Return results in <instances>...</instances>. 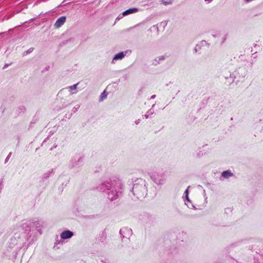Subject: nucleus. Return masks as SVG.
<instances>
[{
  "instance_id": "f257e3e1",
  "label": "nucleus",
  "mask_w": 263,
  "mask_h": 263,
  "mask_svg": "<svg viewBox=\"0 0 263 263\" xmlns=\"http://www.w3.org/2000/svg\"><path fill=\"white\" fill-rule=\"evenodd\" d=\"M97 189L103 193L110 201H113L117 199L122 193L123 183L120 179L115 178L100 183Z\"/></svg>"
},
{
  "instance_id": "f03ea898",
  "label": "nucleus",
  "mask_w": 263,
  "mask_h": 263,
  "mask_svg": "<svg viewBox=\"0 0 263 263\" xmlns=\"http://www.w3.org/2000/svg\"><path fill=\"white\" fill-rule=\"evenodd\" d=\"M133 182H135L132 190L133 195L137 199L144 198L147 191L146 181L142 178H137Z\"/></svg>"
},
{
  "instance_id": "7ed1b4c3",
  "label": "nucleus",
  "mask_w": 263,
  "mask_h": 263,
  "mask_svg": "<svg viewBox=\"0 0 263 263\" xmlns=\"http://www.w3.org/2000/svg\"><path fill=\"white\" fill-rule=\"evenodd\" d=\"M149 174L151 179L157 184H163L166 180L165 172L161 168L154 167Z\"/></svg>"
},
{
  "instance_id": "20e7f679",
  "label": "nucleus",
  "mask_w": 263,
  "mask_h": 263,
  "mask_svg": "<svg viewBox=\"0 0 263 263\" xmlns=\"http://www.w3.org/2000/svg\"><path fill=\"white\" fill-rule=\"evenodd\" d=\"M39 222L37 221L31 222L30 221H25L21 224L20 228H21L26 232L28 231V234H29L31 232H32V233L35 234L36 233L37 231H39L37 228L39 227Z\"/></svg>"
},
{
  "instance_id": "39448f33",
  "label": "nucleus",
  "mask_w": 263,
  "mask_h": 263,
  "mask_svg": "<svg viewBox=\"0 0 263 263\" xmlns=\"http://www.w3.org/2000/svg\"><path fill=\"white\" fill-rule=\"evenodd\" d=\"M243 70V68H239L238 70L235 71L232 73H230L229 76H228L227 74H224V78L226 80V82L229 84H231L233 83L235 80L238 78H243L245 76V72L243 74H241V75H240V72H241Z\"/></svg>"
},
{
  "instance_id": "423d86ee",
  "label": "nucleus",
  "mask_w": 263,
  "mask_h": 263,
  "mask_svg": "<svg viewBox=\"0 0 263 263\" xmlns=\"http://www.w3.org/2000/svg\"><path fill=\"white\" fill-rule=\"evenodd\" d=\"M83 160V158L79 155H76L73 157L70 161L69 164V167L73 168L77 167Z\"/></svg>"
},
{
  "instance_id": "0eeeda50",
  "label": "nucleus",
  "mask_w": 263,
  "mask_h": 263,
  "mask_svg": "<svg viewBox=\"0 0 263 263\" xmlns=\"http://www.w3.org/2000/svg\"><path fill=\"white\" fill-rule=\"evenodd\" d=\"M120 234L122 238H129L132 234V231L130 228L124 227L120 230Z\"/></svg>"
},
{
  "instance_id": "6e6552de",
  "label": "nucleus",
  "mask_w": 263,
  "mask_h": 263,
  "mask_svg": "<svg viewBox=\"0 0 263 263\" xmlns=\"http://www.w3.org/2000/svg\"><path fill=\"white\" fill-rule=\"evenodd\" d=\"M130 53L131 51L128 50L120 52L119 53L115 55L111 61V63L114 64L115 61L122 60L127 54H130Z\"/></svg>"
},
{
  "instance_id": "1a4fd4ad",
  "label": "nucleus",
  "mask_w": 263,
  "mask_h": 263,
  "mask_svg": "<svg viewBox=\"0 0 263 263\" xmlns=\"http://www.w3.org/2000/svg\"><path fill=\"white\" fill-rule=\"evenodd\" d=\"M73 236V233L70 230H64L60 235V237L63 239H67L71 238Z\"/></svg>"
},
{
  "instance_id": "9d476101",
  "label": "nucleus",
  "mask_w": 263,
  "mask_h": 263,
  "mask_svg": "<svg viewBox=\"0 0 263 263\" xmlns=\"http://www.w3.org/2000/svg\"><path fill=\"white\" fill-rule=\"evenodd\" d=\"M65 21H66V17L65 16H62L59 17V18H58V20L56 21V22L54 24L55 27L57 28H60L64 24Z\"/></svg>"
},
{
  "instance_id": "9b49d317",
  "label": "nucleus",
  "mask_w": 263,
  "mask_h": 263,
  "mask_svg": "<svg viewBox=\"0 0 263 263\" xmlns=\"http://www.w3.org/2000/svg\"><path fill=\"white\" fill-rule=\"evenodd\" d=\"M139 11V9L137 8H129L122 12V15H128L130 14L135 13Z\"/></svg>"
},
{
  "instance_id": "f8f14e48",
  "label": "nucleus",
  "mask_w": 263,
  "mask_h": 263,
  "mask_svg": "<svg viewBox=\"0 0 263 263\" xmlns=\"http://www.w3.org/2000/svg\"><path fill=\"white\" fill-rule=\"evenodd\" d=\"M54 173L53 169H52L50 171H48L47 172L44 173L42 176V179L43 181L47 179L51 175H53Z\"/></svg>"
},
{
  "instance_id": "ddd939ff",
  "label": "nucleus",
  "mask_w": 263,
  "mask_h": 263,
  "mask_svg": "<svg viewBox=\"0 0 263 263\" xmlns=\"http://www.w3.org/2000/svg\"><path fill=\"white\" fill-rule=\"evenodd\" d=\"M233 176V174L230 171H223L221 174V176L224 178H229Z\"/></svg>"
},
{
  "instance_id": "4468645a",
  "label": "nucleus",
  "mask_w": 263,
  "mask_h": 263,
  "mask_svg": "<svg viewBox=\"0 0 263 263\" xmlns=\"http://www.w3.org/2000/svg\"><path fill=\"white\" fill-rule=\"evenodd\" d=\"M155 104H153L152 106V108L148 110V111L146 112V114L144 115V117L146 119L148 118L150 115H152L154 113V111L153 109V108L155 106Z\"/></svg>"
},
{
  "instance_id": "2eb2a0df",
  "label": "nucleus",
  "mask_w": 263,
  "mask_h": 263,
  "mask_svg": "<svg viewBox=\"0 0 263 263\" xmlns=\"http://www.w3.org/2000/svg\"><path fill=\"white\" fill-rule=\"evenodd\" d=\"M161 3L166 6L171 4L173 3V0H161Z\"/></svg>"
},
{
  "instance_id": "dca6fc26",
  "label": "nucleus",
  "mask_w": 263,
  "mask_h": 263,
  "mask_svg": "<svg viewBox=\"0 0 263 263\" xmlns=\"http://www.w3.org/2000/svg\"><path fill=\"white\" fill-rule=\"evenodd\" d=\"M25 110H26V107L22 105L19 107L18 109H17V112L19 111L20 113L24 112L25 111Z\"/></svg>"
},
{
  "instance_id": "f3484780",
  "label": "nucleus",
  "mask_w": 263,
  "mask_h": 263,
  "mask_svg": "<svg viewBox=\"0 0 263 263\" xmlns=\"http://www.w3.org/2000/svg\"><path fill=\"white\" fill-rule=\"evenodd\" d=\"M201 48V45L200 44H197L194 48V51L195 52H197L198 51L200 50Z\"/></svg>"
},
{
  "instance_id": "a211bd4d",
  "label": "nucleus",
  "mask_w": 263,
  "mask_h": 263,
  "mask_svg": "<svg viewBox=\"0 0 263 263\" xmlns=\"http://www.w3.org/2000/svg\"><path fill=\"white\" fill-rule=\"evenodd\" d=\"M107 96V94L106 93L105 91H104L100 96V100H103L104 98H106Z\"/></svg>"
},
{
  "instance_id": "6ab92c4d",
  "label": "nucleus",
  "mask_w": 263,
  "mask_h": 263,
  "mask_svg": "<svg viewBox=\"0 0 263 263\" xmlns=\"http://www.w3.org/2000/svg\"><path fill=\"white\" fill-rule=\"evenodd\" d=\"M78 85V83H77L73 85H71L68 87V89L70 90L76 89Z\"/></svg>"
},
{
  "instance_id": "aec40b11",
  "label": "nucleus",
  "mask_w": 263,
  "mask_h": 263,
  "mask_svg": "<svg viewBox=\"0 0 263 263\" xmlns=\"http://www.w3.org/2000/svg\"><path fill=\"white\" fill-rule=\"evenodd\" d=\"M80 105H76L74 107H73L72 109V111L73 113H75L80 108Z\"/></svg>"
},
{
  "instance_id": "412c9836",
  "label": "nucleus",
  "mask_w": 263,
  "mask_h": 263,
  "mask_svg": "<svg viewBox=\"0 0 263 263\" xmlns=\"http://www.w3.org/2000/svg\"><path fill=\"white\" fill-rule=\"evenodd\" d=\"M189 187H188L187 188H189ZM184 193L185 194V197H186V200L188 201H190L189 198V196H188V194H189V191H188V189H186V190L184 192Z\"/></svg>"
},
{
  "instance_id": "4be33fe9",
  "label": "nucleus",
  "mask_w": 263,
  "mask_h": 263,
  "mask_svg": "<svg viewBox=\"0 0 263 263\" xmlns=\"http://www.w3.org/2000/svg\"><path fill=\"white\" fill-rule=\"evenodd\" d=\"M11 154L12 153L10 152L9 153V154H8V155L7 156V157H6V159H5V163H7L8 161V160H9L11 156Z\"/></svg>"
},
{
  "instance_id": "5701e85b",
  "label": "nucleus",
  "mask_w": 263,
  "mask_h": 263,
  "mask_svg": "<svg viewBox=\"0 0 263 263\" xmlns=\"http://www.w3.org/2000/svg\"><path fill=\"white\" fill-rule=\"evenodd\" d=\"M123 16H125V15H122V13L121 14H120L116 18V21L120 20L121 18L123 17Z\"/></svg>"
},
{
  "instance_id": "b1692460",
  "label": "nucleus",
  "mask_w": 263,
  "mask_h": 263,
  "mask_svg": "<svg viewBox=\"0 0 263 263\" xmlns=\"http://www.w3.org/2000/svg\"><path fill=\"white\" fill-rule=\"evenodd\" d=\"M33 48H30L27 51H25V53H26V54H28L32 52L33 51Z\"/></svg>"
},
{
  "instance_id": "393cba45",
  "label": "nucleus",
  "mask_w": 263,
  "mask_h": 263,
  "mask_svg": "<svg viewBox=\"0 0 263 263\" xmlns=\"http://www.w3.org/2000/svg\"><path fill=\"white\" fill-rule=\"evenodd\" d=\"M203 155V153H201V151H199V152H198L197 154V156H196V157H201V156H202Z\"/></svg>"
},
{
  "instance_id": "a878e982",
  "label": "nucleus",
  "mask_w": 263,
  "mask_h": 263,
  "mask_svg": "<svg viewBox=\"0 0 263 263\" xmlns=\"http://www.w3.org/2000/svg\"><path fill=\"white\" fill-rule=\"evenodd\" d=\"M158 58L159 61H162L165 59V57L164 55H162V56L159 57Z\"/></svg>"
},
{
  "instance_id": "bb28decb",
  "label": "nucleus",
  "mask_w": 263,
  "mask_h": 263,
  "mask_svg": "<svg viewBox=\"0 0 263 263\" xmlns=\"http://www.w3.org/2000/svg\"><path fill=\"white\" fill-rule=\"evenodd\" d=\"M206 44V42L205 41H202L199 44H200L202 46Z\"/></svg>"
},
{
  "instance_id": "cd10ccee",
  "label": "nucleus",
  "mask_w": 263,
  "mask_h": 263,
  "mask_svg": "<svg viewBox=\"0 0 263 263\" xmlns=\"http://www.w3.org/2000/svg\"><path fill=\"white\" fill-rule=\"evenodd\" d=\"M204 1L206 3L209 4V3H211L213 0H204Z\"/></svg>"
},
{
  "instance_id": "c85d7f7f",
  "label": "nucleus",
  "mask_w": 263,
  "mask_h": 263,
  "mask_svg": "<svg viewBox=\"0 0 263 263\" xmlns=\"http://www.w3.org/2000/svg\"><path fill=\"white\" fill-rule=\"evenodd\" d=\"M2 187H3L2 181H0V193L1 192Z\"/></svg>"
},
{
  "instance_id": "c756f323",
  "label": "nucleus",
  "mask_w": 263,
  "mask_h": 263,
  "mask_svg": "<svg viewBox=\"0 0 263 263\" xmlns=\"http://www.w3.org/2000/svg\"><path fill=\"white\" fill-rule=\"evenodd\" d=\"M140 120L138 119L135 121V123H136V124L138 125L140 123Z\"/></svg>"
},
{
  "instance_id": "7c9ffc66",
  "label": "nucleus",
  "mask_w": 263,
  "mask_h": 263,
  "mask_svg": "<svg viewBox=\"0 0 263 263\" xmlns=\"http://www.w3.org/2000/svg\"><path fill=\"white\" fill-rule=\"evenodd\" d=\"M155 97H156V95H152V96L151 97L150 99H155Z\"/></svg>"
},
{
  "instance_id": "2f4dec72",
  "label": "nucleus",
  "mask_w": 263,
  "mask_h": 263,
  "mask_svg": "<svg viewBox=\"0 0 263 263\" xmlns=\"http://www.w3.org/2000/svg\"><path fill=\"white\" fill-rule=\"evenodd\" d=\"M57 146V145H54L51 148L50 150H52L53 148H55Z\"/></svg>"
},
{
  "instance_id": "473e14b6",
  "label": "nucleus",
  "mask_w": 263,
  "mask_h": 263,
  "mask_svg": "<svg viewBox=\"0 0 263 263\" xmlns=\"http://www.w3.org/2000/svg\"><path fill=\"white\" fill-rule=\"evenodd\" d=\"M9 64H5V66H4L3 68L5 69L6 68H7V67L9 66Z\"/></svg>"
},
{
  "instance_id": "72a5a7b5",
  "label": "nucleus",
  "mask_w": 263,
  "mask_h": 263,
  "mask_svg": "<svg viewBox=\"0 0 263 263\" xmlns=\"http://www.w3.org/2000/svg\"><path fill=\"white\" fill-rule=\"evenodd\" d=\"M226 39V37H225L224 39H223L222 43H223L224 42Z\"/></svg>"
}]
</instances>
